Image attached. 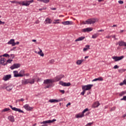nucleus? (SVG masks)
Instances as JSON below:
<instances>
[{
    "label": "nucleus",
    "instance_id": "obj_48",
    "mask_svg": "<svg viewBox=\"0 0 126 126\" xmlns=\"http://www.w3.org/2000/svg\"><path fill=\"white\" fill-rule=\"evenodd\" d=\"M115 110H116V107H112L110 111H115Z\"/></svg>",
    "mask_w": 126,
    "mask_h": 126
},
{
    "label": "nucleus",
    "instance_id": "obj_47",
    "mask_svg": "<svg viewBox=\"0 0 126 126\" xmlns=\"http://www.w3.org/2000/svg\"><path fill=\"white\" fill-rule=\"evenodd\" d=\"M85 93V91L83 90V92L82 93H81V95H84Z\"/></svg>",
    "mask_w": 126,
    "mask_h": 126
},
{
    "label": "nucleus",
    "instance_id": "obj_14",
    "mask_svg": "<svg viewBox=\"0 0 126 126\" xmlns=\"http://www.w3.org/2000/svg\"><path fill=\"white\" fill-rule=\"evenodd\" d=\"M73 23V22L70 21H64V22H62V24L63 25H72Z\"/></svg>",
    "mask_w": 126,
    "mask_h": 126
},
{
    "label": "nucleus",
    "instance_id": "obj_63",
    "mask_svg": "<svg viewBox=\"0 0 126 126\" xmlns=\"http://www.w3.org/2000/svg\"><path fill=\"white\" fill-rule=\"evenodd\" d=\"M112 27H117V25H114Z\"/></svg>",
    "mask_w": 126,
    "mask_h": 126
},
{
    "label": "nucleus",
    "instance_id": "obj_45",
    "mask_svg": "<svg viewBox=\"0 0 126 126\" xmlns=\"http://www.w3.org/2000/svg\"><path fill=\"white\" fill-rule=\"evenodd\" d=\"M49 62L50 63H55V60H54V59H52L49 61Z\"/></svg>",
    "mask_w": 126,
    "mask_h": 126
},
{
    "label": "nucleus",
    "instance_id": "obj_39",
    "mask_svg": "<svg viewBox=\"0 0 126 126\" xmlns=\"http://www.w3.org/2000/svg\"><path fill=\"white\" fill-rule=\"evenodd\" d=\"M50 2V0H43L42 1V2H44V3H48V2Z\"/></svg>",
    "mask_w": 126,
    "mask_h": 126
},
{
    "label": "nucleus",
    "instance_id": "obj_27",
    "mask_svg": "<svg viewBox=\"0 0 126 126\" xmlns=\"http://www.w3.org/2000/svg\"><path fill=\"white\" fill-rule=\"evenodd\" d=\"M28 83H29V79H25L22 81V84L26 85V84H28Z\"/></svg>",
    "mask_w": 126,
    "mask_h": 126
},
{
    "label": "nucleus",
    "instance_id": "obj_13",
    "mask_svg": "<svg viewBox=\"0 0 126 126\" xmlns=\"http://www.w3.org/2000/svg\"><path fill=\"white\" fill-rule=\"evenodd\" d=\"M61 101H63V98H60L58 99H51L49 100V102H50V103H55L61 102Z\"/></svg>",
    "mask_w": 126,
    "mask_h": 126
},
{
    "label": "nucleus",
    "instance_id": "obj_40",
    "mask_svg": "<svg viewBox=\"0 0 126 126\" xmlns=\"http://www.w3.org/2000/svg\"><path fill=\"white\" fill-rule=\"evenodd\" d=\"M121 101H126V96H124L123 98H121Z\"/></svg>",
    "mask_w": 126,
    "mask_h": 126
},
{
    "label": "nucleus",
    "instance_id": "obj_16",
    "mask_svg": "<svg viewBox=\"0 0 126 126\" xmlns=\"http://www.w3.org/2000/svg\"><path fill=\"white\" fill-rule=\"evenodd\" d=\"M7 44L8 45H12V46H15V42L14 40V39H10L7 43Z\"/></svg>",
    "mask_w": 126,
    "mask_h": 126
},
{
    "label": "nucleus",
    "instance_id": "obj_35",
    "mask_svg": "<svg viewBox=\"0 0 126 126\" xmlns=\"http://www.w3.org/2000/svg\"><path fill=\"white\" fill-rule=\"evenodd\" d=\"M97 36H98V34L97 33H94L92 35V38H93V39H96Z\"/></svg>",
    "mask_w": 126,
    "mask_h": 126
},
{
    "label": "nucleus",
    "instance_id": "obj_64",
    "mask_svg": "<svg viewBox=\"0 0 126 126\" xmlns=\"http://www.w3.org/2000/svg\"><path fill=\"white\" fill-rule=\"evenodd\" d=\"M32 42H36V39H32Z\"/></svg>",
    "mask_w": 126,
    "mask_h": 126
},
{
    "label": "nucleus",
    "instance_id": "obj_28",
    "mask_svg": "<svg viewBox=\"0 0 126 126\" xmlns=\"http://www.w3.org/2000/svg\"><path fill=\"white\" fill-rule=\"evenodd\" d=\"M29 83H30V84H34V83H35V79H29Z\"/></svg>",
    "mask_w": 126,
    "mask_h": 126
},
{
    "label": "nucleus",
    "instance_id": "obj_36",
    "mask_svg": "<svg viewBox=\"0 0 126 126\" xmlns=\"http://www.w3.org/2000/svg\"><path fill=\"white\" fill-rule=\"evenodd\" d=\"M126 91L122 92L120 94H119V96H124V94H126Z\"/></svg>",
    "mask_w": 126,
    "mask_h": 126
},
{
    "label": "nucleus",
    "instance_id": "obj_49",
    "mask_svg": "<svg viewBox=\"0 0 126 126\" xmlns=\"http://www.w3.org/2000/svg\"><path fill=\"white\" fill-rule=\"evenodd\" d=\"M4 23H5V22H2L0 20V25H1V24H4Z\"/></svg>",
    "mask_w": 126,
    "mask_h": 126
},
{
    "label": "nucleus",
    "instance_id": "obj_52",
    "mask_svg": "<svg viewBox=\"0 0 126 126\" xmlns=\"http://www.w3.org/2000/svg\"><path fill=\"white\" fill-rule=\"evenodd\" d=\"M10 56H11V57H12V59H14V55H13V54H11Z\"/></svg>",
    "mask_w": 126,
    "mask_h": 126
},
{
    "label": "nucleus",
    "instance_id": "obj_46",
    "mask_svg": "<svg viewBox=\"0 0 126 126\" xmlns=\"http://www.w3.org/2000/svg\"><path fill=\"white\" fill-rule=\"evenodd\" d=\"M18 101H19V102H20V101L23 102V101H24V98H20V99H18Z\"/></svg>",
    "mask_w": 126,
    "mask_h": 126
},
{
    "label": "nucleus",
    "instance_id": "obj_50",
    "mask_svg": "<svg viewBox=\"0 0 126 126\" xmlns=\"http://www.w3.org/2000/svg\"><path fill=\"white\" fill-rule=\"evenodd\" d=\"M60 92L63 94H64V90H60Z\"/></svg>",
    "mask_w": 126,
    "mask_h": 126
},
{
    "label": "nucleus",
    "instance_id": "obj_25",
    "mask_svg": "<svg viewBox=\"0 0 126 126\" xmlns=\"http://www.w3.org/2000/svg\"><path fill=\"white\" fill-rule=\"evenodd\" d=\"M22 5L25 6H28L29 5V3H28V0L24 1L22 2Z\"/></svg>",
    "mask_w": 126,
    "mask_h": 126
},
{
    "label": "nucleus",
    "instance_id": "obj_22",
    "mask_svg": "<svg viewBox=\"0 0 126 126\" xmlns=\"http://www.w3.org/2000/svg\"><path fill=\"white\" fill-rule=\"evenodd\" d=\"M85 39V36H80L77 39H75V42H78L79 41H83Z\"/></svg>",
    "mask_w": 126,
    "mask_h": 126
},
{
    "label": "nucleus",
    "instance_id": "obj_61",
    "mask_svg": "<svg viewBox=\"0 0 126 126\" xmlns=\"http://www.w3.org/2000/svg\"><path fill=\"white\" fill-rule=\"evenodd\" d=\"M125 31L124 30H121L120 33H123Z\"/></svg>",
    "mask_w": 126,
    "mask_h": 126
},
{
    "label": "nucleus",
    "instance_id": "obj_42",
    "mask_svg": "<svg viewBox=\"0 0 126 126\" xmlns=\"http://www.w3.org/2000/svg\"><path fill=\"white\" fill-rule=\"evenodd\" d=\"M3 56L5 57V58H7V57L9 56V55H8V54L5 53V54H4L3 55Z\"/></svg>",
    "mask_w": 126,
    "mask_h": 126
},
{
    "label": "nucleus",
    "instance_id": "obj_12",
    "mask_svg": "<svg viewBox=\"0 0 126 126\" xmlns=\"http://www.w3.org/2000/svg\"><path fill=\"white\" fill-rule=\"evenodd\" d=\"M59 84L60 85H62V86H64V87H68V86H70V83L68 82V83H65V82H63V81H60L59 82Z\"/></svg>",
    "mask_w": 126,
    "mask_h": 126
},
{
    "label": "nucleus",
    "instance_id": "obj_59",
    "mask_svg": "<svg viewBox=\"0 0 126 126\" xmlns=\"http://www.w3.org/2000/svg\"><path fill=\"white\" fill-rule=\"evenodd\" d=\"M70 102H68L66 105V107H67L68 106H70Z\"/></svg>",
    "mask_w": 126,
    "mask_h": 126
},
{
    "label": "nucleus",
    "instance_id": "obj_7",
    "mask_svg": "<svg viewBox=\"0 0 126 126\" xmlns=\"http://www.w3.org/2000/svg\"><path fill=\"white\" fill-rule=\"evenodd\" d=\"M23 108H24V109H25V110H26V111H30L32 110H33V109H34V107H30V106H29V104H26V105H24Z\"/></svg>",
    "mask_w": 126,
    "mask_h": 126
},
{
    "label": "nucleus",
    "instance_id": "obj_17",
    "mask_svg": "<svg viewBox=\"0 0 126 126\" xmlns=\"http://www.w3.org/2000/svg\"><path fill=\"white\" fill-rule=\"evenodd\" d=\"M93 30L92 28H87L82 30V32H91Z\"/></svg>",
    "mask_w": 126,
    "mask_h": 126
},
{
    "label": "nucleus",
    "instance_id": "obj_33",
    "mask_svg": "<svg viewBox=\"0 0 126 126\" xmlns=\"http://www.w3.org/2000/svg\"><path fill=\"white\" fill-rule=\"evenodd\" d=\"M83 62V60H78L77 62H76V64L78 65H80L81 63H82V62Z\"/></svg>",
    "mask_w": 126,
    "mask_h": 126
},
{
    "label": "nucleus",
    "instance_id": "obj_41",
    "mask_svg": "<svg viewBox=\"0 0 126 126\" xmlns=\"http://www.w3.org/2000/svg\"><path fill=\"white\" fill-rule=\"evenodd\" d=\"M28 2L29 3V5H30V3L34 2V0H28Z\"/></svg>",
    "mask_w": 126,
    "mask_h": 126
},
{
    "label": "nucleus",
    "instance_id": "obj_37",
    "mask_svg": "<svg viewBox=\"0 0 126 126\" xmlns=\"http://www.w3.org/2000/svg\"><path fill=\"white\" fill-rule=\"evenodd\" d=\"M12 60H10V59H9L8 60L6 61V63H7H7H11V62H12Z\"/></svg>",
    "mask_w": 126,
    "mask_h": 126
},
{
    "label": "nucleus",
    "instance_id": "obj_21",
    "mask_svg": "<svg viewBox=\"0 0 126 126\" xmlns=\"http://www.w3.org/2000/svg\"><path fill=\"white\" fill-rule=\"evenodd\" d=\"M103 77H100L97 78H95L94 80H92L93 82H94V81H103Z\"/></svg>",
    "mask_w": 126,
    "mask_h": 126
},
{
    "label": "nucleus",
    "instance_id": "obj_20",
    "mask_svg": "<svg viewBox=\"0 0 126 126\" xmlns=\"http://www.w3.org/2000/svg\"><path fill=\"white\" fill-rule=\"evenodd\" d=\"M8 120L11 123H14V117L12 115H10L8 117Z\"/></svg>",
    "mask_w": 126,
    "mask_h": 126
},
{
    "label": "nucleus",
    "instance_id": "obj_10",
    "mask_svg": "<svg viewBox=\"0 0 126 126\" xmlns=\"http://www.w3.org/2000/svg\"><path fill=\"white\" fill-rule=\"evenodd\" d=\"M124 56H122L120 57H113L112 59L113 60H114L115 62H118V61H121V60H123L124 59Z\"/></svg>",
    "mask_w": 126,
    "mask_h": 126
},
{
    "label": "nucleus",
    "instance_id": "obj_5",
    "mask_svg": "<svg viewBox=\"0 0 126 126\" xmlns=\"http://www.w3.org/2000/svg\"><path fill=\"white\" fill-rule=\"evenodd\" d=\"M9 107L10 108H11V109H12L13 111H15V112H19V113H24V111H23V110H22L19 108L13 107L12 105H9Z\"/></svg>",
    "mask_w": 126,
    "mask_h": 126
},
{
    "label": "nucleus",
    "instance_id": "obj_55",
    "mask_svg": "<svg viewBox=\"0 0 126 126\" xmlns=\"http://www.w3.org/2000/svg\"><path fill=\"white\" fill-rule=\"evenodd\" d=\"M51 9L52 10H56V9H57V8H55V7H53V8H51Z\"/></svg>",
    "mask_w": 126,
    "mask_h": 126
},
{
    "label": "nucleus",
    "instance_id": "obj_11",
    "mask_svg": "<svg viewBox=\"0 0 126 126\" xmlns=\"http://www.w3.org/2000/svg\"><path fill=\"white\" fill-rule=\"evenodd\" d=\"M18 67H20V64L14 63L10 66V68L11 69H15V68H18Z\"/></svg>",
    "mask_w": 126,
    "mask_h": 126
},
{
    "label": "nucleus",
    "instance_id": "obj_62",
    "mask_svg": "<svg viewBox=\"0 0 126 126\" xmlns=\"http://www.w3.org/2000/svg\"><path fill=\"white\" fill-rule=\"evenodd\" d=\"M37 1H41V2H43V0H37Z\"/></svg>",
    "mask_w": 126,
    "mask_h": 126
},
{
    "label": "nucleus",
    "instance_id": "obj_8",
    "mask_svg": "<svg viewBox=\"0 0 126 126\" xmlns=\"http://www.w3.org/2000/svg\"><path fill=\"white\" fill-rule=\"evenodd\" d=\"M6 62V59H5V58H1V59H0V64H2V65H6V64H7V63H5Z\"/></svg>",
    "mask_w": 126,
    "mask_h": 126
},
{
    "label": "nucleus",
    "instance_id": "obj_15",
    "mask_svg": "<svg viewBox=\"0 0 126 126\" xmlns=\"http://www.w3.org/2000/svg\"><path fill=\"white\" fill-rule=\"evenodd\" d=\"M118 45L120 47H126V42L123 40L119 41L118 42Z\"/></svg>",
    "mask_w": 126,
    "mask_h": 126
},
{
    "label": "nucleus",
    "instance_id": "obj_29",
    "mask_svg": "<svg viewBox=\"0 0 126 126\" xmlns=\"http://www.w3.org/2000/svg\"><path fill=\"white\" fill-rule=\"evenodd\" d=\"M90 49V45H86L85 47L83 48V52H86L87 50H89Z\"/></svg>",
    "mask_w": 126,
    "mask_h": 126
},
{
    "label": "nucleus",
    "instance_id": "obj_23",
    "mask_svg": "<svg viewBox=\"0 0 126 126\" xmlns=\"http://www.w3.org/2000/svg\"><path fill=\"white\" fill-rule=\"evenodd\" d=\"M99 106H100V103H99V102L96 101L94 103V105H92V108H97V107H99Z\"/></svg>",
    "mask_w": 126,
    "mask_h": 126
},
{
    "label": "nucleus",
    "instance_id": "obj_57",
    "mask_svg": "<svg viewBox=\"0 0 126 126\" xmlns=\"http://www.w3.org/2000/svg\"><path fill=\"white\" fill-rule=\"evenodd\" d=\"M124 83H123V82H121V83H120V84H119V85H120V86H122V85H124Z\"/></svg>",
    "mask_w": 126,
    "mask_h": 126
},
{
    "label": "nucleus",
    "instance_id": "obj_58",
    "mask_svg": "<svg viewBox=\"0 0 126 126\" xmlns=\"http://www.w3.org/2000/svg\"><path fill=\"white\" fill-rule=\"evenodd\" d=\"M123 83L124 84H126V80H123Z\"/></svg>",
    "mask_w": 126,
    "mask_h": 126
},
{
    "label": "nucleus",
    "instance_id": "obj_26",
    "mask_svg": "<svg viewBox=\"0 0 126 126\" xmlns=\"http://www.w3.org/2000/svg\"><path fill=\"white\" fill-rule=\"evenodd\" d=\"M13 73L14 77H19V74L18 71H13Z\"/></svg>",
    "mask_w": 126,
    "mask_h": 126
},
{
    "label": "nucleus",
    "instance_id": "obj_54",
    "mask_svg": "<svg viewBox=\"0 0 126 126\" xmlns=\"http://www.w3.org/2000/svg\"><path fill=\"white\" fill-rule=\"evenodd\" d=\"M98 32H104V30H99L98 31Z\"/></svg>",
    "mask_w": 126,
    "mask_h": 126
},
{
    "label": "nucleus",
    "instance_id": "obj_43",
    "mask_svg": "<svg viewBox=\"0 0 126 126\" xmlns=\"http://www.w3.org/2000/svg\"><path fill=\"white\" fill-rule=\"evenodd\" d=\"M113 68H114V69H117L119 68V66H118V65H115L113 67Z\"/></svg>",
    "mask_w": 126,
    "mask_h": 126
},
{
    "label": "nucleus",
    "instance_id": "obj_51",
    "mask_svg": "<svg viewBox=\"0 0 126 126\" xmlns=\"http://www.w3.org/2000/svg\"><path fill=\"white\" fill-rule=\"evenodd\" d=\"M111 37H112L114 39H116V35H113L112 36H111Z\"/></svg>",
    "mask_w": 126,
    "mask_h": 126
},
{
    "label": "nucleus",
    "instance_id": "obj_60",
    "mask_svg": "<svg viewBox=\"0 0 126 126\" xmlns=\"http://www.w3.org/2000/svg\"><path fill=\"white\" fill-rule=\"evenodd\" d=\"M15 49H16V47H13V49L11 50V51H13L15 50Z\"/></svg>",
    "mask_w": 126,
    "mask_h": 126
},
{
    "label": "nucleus",
    "instance_id": "obj_32",
    "mask_svg": "<svg viewBox=\"0 0 126 126\" xmlns=\"http://www.w3.org/2000/svg\"><path fill=\"white\" fill-rule=\"evenodd\" d=\"M60 19L54 20V22H53V24H60Z\"/></svg>",
    "mask_w": 126,
    "mask_h": 126
},
{
    "label": "nucleus",
    "instance_id": "obj_1",
    "mask_svg": "<svg viewBox=\"0 0 126 126\" xmlns=\"http://www.w3.org/2000/svg\"><path fill=\"white\" fill-rule=\"evenodd\" d=\"M97 21V19L92 18L83 22V24H94Z\"/></svg>",
    "mask_w": 126,
    "mask_h": 126
},
{
    "label": "nucleus",
    "instance_id": "obj_24",
    "mask_svg": "<svg viewBox=\"0 0 126 126\" xmlns=\"http://www.w3.org/2000/svg\"><path fill=\"white\" fill-rule=\"evenodd\" d=\"M83 117H84V114H83L82 112L81 113H79L76 115V118H77V119H78L79 118H83Z\"/></svg>",
    "mask_w": 126,
    "mask_h": 126
},
{
    "label": "nucleus",
    "instance_id": "obj_31",
    "mask_svg": "<svg viewBox=\"0 0 126 126\" xmlns=\"http://www.w3.org/2000/svg\"><path fill=\"white\" fill-rule=\"evenodd\" d=\"M7 91H10L11 90H12V86H8L6 88Z\"/></svg>",
    "mask_w": 126,
    "mask_h": 126
},
{
    "label": "nucleus",
    "instance_id": "obj_6",
    "mask_svg": "<svg viewBox=\"0 0 126 126\" xmlns=\"http://www.w3.org/2000/svg\"><path fill=\"white\" fill-rule=\"evenodd\" d=\"M54 82H55V81L53 79H49L44 80L43 83L44 84H49V83H53Z\"/></svg>",
    "mask_w": 126,
    "mask_h": 126
},
{
    "label": "nucleus",
    "instance_id": "obj_19",
    "mask_svg": "<svg viewBox=\"0 0 126 126\" xmlns=\"http://www.w3.org/2000/svg\"><path fill=\"white\" fill-rule=\"evenodd\" d=\"M52 20L49 18H46L44 23L45 24H51V23H52Z\"/></svg>",
    "mask_w": 126,
    "mask_h": 126
},
{
    "label": "nucleus",
    "instance_id": "obj_2",
    "mask_svg": "<svg viewBox=\"0 0 126 126\" xmlns=\"http://www.w3.org/2000/svg\"><path fill=\"white\" fill-rule=\"evenodd\" d=\"M92 87H93V85L89 84L87 85L82 86V89L85 91H87V90H90Z\"/></svg>",
    "mask_w": 126,
    "mask_h": 126
},
{
    "label": "nucleus",
    "instance_id": "obj_53",
    "mask_svg": "<svg viewBox=\"0 0 126 126\" xmlns=\"http://www.w3.org/2000/svg\"><path fill=\"white\" fill-rule=\"evenodd\" d=\"M19 44V41H17L16 42H15V45H18Z\"/></svg>",
    "mask_w": 126,
    "mask_h": 126
},
{
    "label": "nucleus",
    "instance_id": "obj_4",
    "mask_svg": "<svg viewBox=\"0 0 126 126\" xmlns=\"http://www.w3.org/2000/svg\"><path fill=\"white\" fill-rule=\"evenodd\" d=\"M63 76H64V75L63 74L57 76L56 77H55L54 78V79H53L54 82H57L58 81H60V80H61V79H62V78H63Z\"/></svg>",
    "mask_w": 126,
    "mask_h": 126
},
{
    "label": "nucleus",
    "instance_id": "obj_3",
    "mask_svg": "<svg viewBox=\"0 0 126 126\" xmlns=\"http://www.w3.org/2000/svg\"><path fill=\"white\" fill-rule=\"evenodd\" d=\"M54 122H57L56 119H53L52 120H49L47 121H44L42 122H41V125H46V124H52L54 123Z\"/></svg>",
    "mask_w": 126,
    "mask_h": 126
},
{
    "label": "nucleus",
    "instance_id": "obj_56",
    "mask_svg": "<svg viewBox=\"0 0 126 126\" xmlns=\"http://www.w3.org/2000/svg\"><path fill=\"white\" fill-rule=\"evenodd\" d=\"M106 38H107V39H110V38H111V36L107 35L106 36Z\"/></svg>",
    "mask_w": 126,
    "mask_h": 126
},
{
    "label": "nucleus",
    "instance_id": "obj_9",
    "mask_svg": "<svg viewBox=\"0 0 126 126\" xmlns=\"http://www.w3.org/2000/svg\"><path fill=\"white\" fill-rule=\"evenodd\" d=\"M10 78H11V75L8 74L4 75L2 79L4 80V81H7V80H9Z\"/></svg>",
    "mask_w": 126,
    "mask_h": 126
},
{
    "label": "nucleus",
    "instance_id": "obj_44",
    "mask_svg": "<svg viewBox=\"0 0 126 126\" xmlns=\"http://www.w3.org/2000/svg\"><path fill=\"white\" fill-rule=\"evenodd\" d=\"M118 3H119L120 4H123V3H124V1L120 0L118 1Z\"/></svg>",
    "mask_w": 126,
    "mask_h": 126
},
{
    "label": "nucleus",
    "instance_id": "obj_30",
    "mask_svg": "<svg viewBox=\"0 0 126 126\" xmlns=\"http://www.w3.org/2000/svg\"><path fill=\"white\" fill-rule=\"evenodd\" d=\"M39 50H40L39 52H38V55H39L40 57H44V53L42 52V50L41 49L39 48Z\"/></svg>",
    "mask_w": 126,
    "mask_h": 126
},
{
    "label": "nucleus",
    "instance_id": "obj_34",
    "mask_svg": "<svg viewBox=\"0 0 126 126\" xmlns=\"http://www.w3.org/2000/svg\"><path fill=\"white\" fill-rule=\"evenodd\" d=\"M10 109L9 108H6L3 110H2L1 112L3 113V112H7L8 111H9Z\"/></svg>",
    "mask_w": 126,
    "mask_h": 126
},
{
    "label": "nucleus",
    "instance_id": "obj_38",
    "mask_svg": "<svg viewBox=\"0 0 126 126\" xmlns=\"http://www.w3.org/2000/svg\"><path fill=\"white\" fill-rule=\"evenodd\" d=\"M89 111L88 108H86V109H85L82 111V113H83V114H84V113H86V112H87V111Z\"/></svg>",
    "mask_w": 126,
    "mask_h": 126
},
{
    "label": "nucleus",
    "instance_id": "obj_18",
    "mask_svg": "<svg viewBox=\"0 0 126 126\" xmlns=\"http://www.w3.org/2000/svg\"><path fill=\"white\" fill-rule=\"evenodd\" d=\"M25 71L24 70H21L19 72V77H23V76H25Z\"/></svg>",
    "mask_w": 126,
    "mask_h": 126
}]
</instances>
